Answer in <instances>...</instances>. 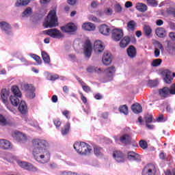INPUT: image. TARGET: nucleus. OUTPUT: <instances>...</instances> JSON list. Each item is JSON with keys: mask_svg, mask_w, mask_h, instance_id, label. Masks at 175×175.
<instances>
[{"mask_svg": "<svg viewBox=\"0 0 175 175\" xmlns=\"http://www.w3.org/2000/svg\"><path fill=\"white\" fill-rule=\"evenodd\" d=\"M60 175H78L76 172H63Z\"/></svg>", "mask_w": 175, "mask_h": 175, "instance_id": "bf43d9fd", "label": "nucleus"}, {"mask_svg": "<svg viewBox=\"0 0 175 175\" xmlns=\"http://www.w3.org/2000/svg\"><path fill=\"white\" fill-rule=\"evenodd\" d=\"M29 2H31L30 0H17L15 5L17 7L27 6V5H28V3H29Z\"/></svg>", "mask_w": 175, "mask_h": 175, "instance_id": "e433bc0d", "label": "nucleus"}, {"mask_svg": "<svg viewBox=\"0 0 175 175\" xmlns=\"http://www.w3.org/2000/svg\"><path fill=\"white\" fill-rule=\"evenodd\" d=\"M0 95L3 103L8 106V105H9V101L8 100V98H9V91L6 89H2Z\"/></svg>", "mask_w": 175, "mask_h": 175, "instance_id": "ddd939ff", "label": "nucleus"}, {"mask_svg": "<svg viewBox=\"0 0 175 175\" xmlns=\"http://www.w3.org/2000/svg\"><path fill=\"white\" fill-rule=\"evenodd\" d=\"M26 96L29 99H33V98L36 97V93H35V91H31L26 93Z\"/></svg>", "mask_w": 175, "mask_h": 175, "instance_id": "c03bdc74", "label": "nucleus"}, {"mask_svg": "<svg viewBox=\"0 0 175 175\" xmlns=\"http://www.w3.org/2000/svg\"><path fill=\"white\" fill-rule=\"evenodd\" d=\"M104 13L106 16H111L113 14V9L107 8L104 10Z\"/></svg>", "mask_w": 175, "mask_h": 175, "instance_id": "de8ad7c7", "label": "nucleus"}, {"mask_svg": "<svg viewBox=\"0 0 175 175\" xmlns=\"http://www.w3.org/2000/svg\"><path fill=\"white\" fill-rule=\"evenodd\" d=\"M161 64H162L161 59H155L152 62V66H154V67L159 66Z\"/></svg>", "mask_w": 175, "mask_h": 175, "instance_id": "37998d69", "label": "nucleus"}, {"mask_svg": "<svg viewBox=\"0 0 175 175\" xmlns=\"http://www.w3.org/2000/svg\"><path fill=\"white\" fill-rule=\"evenodd\" d=\"M18 165L21 166V167H23V169H25V170H29L31 172H36V170H38L36 167H33L32 164L27 162L21 161L18 163Z\"/></svg>", "mask_w": 175, "mask_h": 175, "instance_id": "9b49d317", "label": "nucleus"}, {"mask_svg": "<svg viewBox=\"0 0 175 175\" xmlns=\"http://www.w3.org/2000/svg\"><path fill=\"white\" fill-rule=\"evenodd\" d=\"M79 94L81 96V99L83 103H87V97H85V95L81 92H80Z\"/></svg>", "mask_w": 175, "mask_h": 175, "instance_id": "052dcab7", "label": "nucleus"}, {"mask_svg": "<svg viewBox=\"0 0 175 175\" xmlns=\"http://www.w3.org/2000/svg\"><path fill=\"white\" fill-rule=\"evenodd\" d=\"M94 152L96 157H102L103 155V148L96 146L94 147Z\"/></svg>", "mask_w": 175, "mask_h": 175, "instance_id": "72a5a7b5", "label": "nucleus"}, {"mask_svg": "<svg viewBox=\"0 0 175 175\" xmlns=\"http://www.w3.org/2000/svg\"><path fill=\"white\" fill-rule=\"evenodd\" d=\"M170 90V95H175V83H173L169 88Z\"/></svg>", "mask_w": 175, "mask_h": 175, "instance_id": "8fccbe9b", "label": "nucleus"}, {"mask_svg": "<svg viewBox=\"0 0 175 175\" xmlns=\"http://www.w3.org/2000/svg\"><path fill=\"white\" fill-rule=\"evenodd\" d=\"M120 140L123 144H130L132 138L131 137V136H129V135L126 134L120 137Z\"/></svg>", "mask_w": 175, "mask_h": 175, "instance_id": "cd10ccee", "label": "nucleus"}, {"mask_svg": "<svg viewBox=\"0 0 175 175\" xmlns=\"http://www.w3.org/2000/svg\"><path fill=\"white\" fill-rule=\"evenodd\" d=\"M62 114L67 118V120H70V111L64 110L62 111Z\"/></svg>", "mask_w": 175, "mask_h": 175, "instance_id": "603ef678", "label": "nucleus"}, {"mask_svg": "<svg viewBox=\"0 0 175 175\" xmlns=\"http://www.w3.org/2000/svg\"><path fill=\"white\" fill-rule=\"evenodd\" d=\"M122 36H124V32L122 29H114L112 31L111 38L115 42H120L122 39Z\"/></svg>", "mask_w": 175, "mask_h": 175, "instance_id": "6e6552de", "label": "nucleus"}, {"mask_svg": "<svg viewBox=\"0 0 175 175\" xmlns=\"http://www.w3.org/2000/svg\"><path fill=\"white\" fill-rule=\"evenodd\" d=\"M114 11L116 13H121V12H122V7H121L120 3H117L114 5Z\"/></svg>", "mask_w": 175, "mask_h": 175, "instance_id": "49530a36", "label": "nucleus"}, {"mask_svg": "<svg viewBox=\"0 0 175 175\" xmlns=\"http://www.w3.org/2000/svg\"><path fill=\"white\" fill-rule=\"evenodd\" d=\"M170 28L172 29V31H175V23L173 22L169 23Z\"/></svg>", "mask_w": 175, "mask_h": 175, "instance_id": "774afa93", "label": "nucleus"}, {"mask_svg": "<svg viewBox=\"0 0 175 175\" xmlns=\"http://www.w3.org/2000/svg\"><path fill=\"white\" fill-rule=\"evenodd\" d=\"M127 55L130 58H135L137 52L136 51V48L133 45H131L126 50Z\"/></svg>", "mask_w": 175, "mask_h": 175, "instance_id": "aec40b11", "label": "nucleus"}, {"mask_svg": "<svg viewBox=\"0 0 175 175\" xmlns=\"http://www.w3.org/2000/svg\"><path fill=\"white\" fill-rule=\"evenodd\" d=\"M148 85L150 87H151L152 88L157 87L158 85V82H157L156 81H149Z\"/></svg>", "mask_w": 175, "mask_h": 175, "instance_id": "5fc2aeb1", "label": "nucleus"}, {"mask_svg": "<svg viewBox=\"0 0 175 175\" xmlns=\"http://www.w3.org/2000/svg\"><path fill=\"white\" fill-rule=\"evenodd\" d=\"M33 150V155L36 161L46 163L50 161V152L47 150V142L44 139H35L32 141Z\"/></svg>", "mask_w": 175, "mask_h": 175, "instance_id": "f257e3e1", "label": "nucleus"}, {"mask_svg": "<svg viewBox=\"0 0 175 175\" xmlns=\"http://www.w3.org/2000/svg\"><path fill=\"white\" fill-rule=\"evenodd\" d=\"M162 75L165 76L164 81L167 84H171L173 77H172V72L169 70H165L162 72Z\"/></svg>", "mask_w": 175, "mask_h": 175, "instance_id": "4468645a", "label": "nucleus"}, {"mask_svg": "<svg viewBox=\"0 0 175 175\" xmlns=\"http://www.w3.org/2000/svg\"><path fill=\"white\" fill-rule=\"evenodd\" d=\"M159 95L162 99H166V98H169L170 95V90L169 88L164 87L161 89L159 90Z\"/></svg>", "mask_w": 175, "mask_h": 175, "instance_id": "f8f14e48", "label": "nucleus"}, {"mask_svg": "<svg viewBox=\"0 0 175 175\" xmlns=\"http://www.w3.org/2000/svg\"><path fill=\"white\" fill-rule=\"evenodd\" d=\"M0 125L2 126L8 125V120H6V118H5V116H3L2 114H0Z\"/></svg>", "mask_w": 175, "mask_h": 175, "instance_id": "a19ab883", "label": "nucleus"}, {"mask_svg": "<svg viewBox=\"0 0 175 175\" xmlns=\"http://www.w3.org/2000/svg\"><path fill=\"white\" fill-rule=\"evenodd\" d=\"M73 147L75 150H76L79 154H81V155H90L91 151H92L91 146L85 142L75 143Z\"/></svg>", "mask_w": 175, "mask_h": 175, "instance_id": "7ed1b4c3", "label": "nucleus"}, {"mask_svg": "<svg viewBox=\"0 0 175 175\" xmlns=\"http://www.w3.org/2000/svg\"><path fill=\"white\" fill-rule=\"evenodd\" d=\"M12 137L18 140V142H24V140H27V137L24 135L22 133L19 131H15L12 133Z\"/></svg>", "mask_w": 175, "mask_h": 175, "instance_id": "a211bd4d", "label": "nucleus"}, {"mask_svg": "<svg viewBox=\"0 0 175 175\" xmlns=\"http://www.w3.org/2000/svg\"><path fill=\"white\" fill-rule=\"evenodd\" d=\"M60 29L62 32L70 33V35H74L77 31V26L73 23H70L64 26H62Z\"/></svg>", "mask_w": 175, "mask_h": 175, "instance_id": "423d86ee", "label": "nucleus"}, {"mask_svg": "<svg viewBox=\"0 0 175 175\" xmlns=\"http://www.w3.org/2000/svg\"><path fill=\"white\" fill-rule=\"evenodd\" d=\"M131 110L135 114H139L143 111V107L139 103H134L131 105Z\"/></svg>", "mask_w": 175, "mask_h": 175, "instance_id": "4be33fe9", "label": "nucleus"}, {"mask_svg": "<svg viewBox=\"0 0 175 175\" xmlns=\"http://www.w3.org/2000/svg\"><path fill=\"white\" fill-rule=\"evenodd\" d=\"M127 29L129 31H135L136 29V22L135 21H130L127 23Z\"/></svg>", "mask_w": 175, "mask_h": 175, "instance_id": "f704fd0d", "label": "nucleus"}, {"mask_svg": "<svg viewBox=\"0 0 175 175\" xmlns=\"http://www.w3.org/2000/svg\"><path fill=\"white\" fill-rule=\"evenodd\" d=\"M139 144V147H141V148H142L143 150H146V148H148V144H147V142H146L145 140H140Z\"/></svg>", "mask_w": 175, "mask_h": 175, "instance_id": "79ce46f5", "label": "nucleus"}, {"mask_svg": "<svg viewBox=\"0 0 175 175\" xmlns=\"http://www.w3.org/2000/svg\"><path fill=\"white\" fill-rule=\"evenodd\" d=\"M10 142L7 139H0V148L3 150H9L10 148Z\"/></svg>", "mask_w": 175, "mask_h": 175, "instance_id": "bb28decb", "label": "nucleus"}, {"mask_svg": "<svg viewBox=\"0 0 175 175\" xmlns=\"http://www.w3.org/2000/svg\"><path fill=\"white\" fill-rule=\"evenodd\" d=\"M0 28L1 31H3L4 32H6V33H8V32L10 31L12 27H10V24H9L8 22L1 21L0 23Z\"/></svg>", "mask_w": 175, "mask_h": 175, "instance_id": "b1692460", "label": "nucleus"}, {"mask_svg": "<svg viewBox=\"0 0 175 175\" xmlns=\"http://www.w3.org/2000/svg\"><path fill=\"white\" fill-rule=\"evenodd\" d=\"M53 123L54 125H55L56 128H59V126H61V121H59V120L58 119L53 120Z\"/></svg>", "mask_w": 175, "mask_h": 175, "instance_id": "4d7b16f0", "label": "nucleus"}, {"mask_svg": "<svg viewBox=\"0 0 175 175\" xmlns=\"http://www.w3.org/2000/svg\"><path fill=\"white\" fill-rule=\"evenodd\" d=\"M167 120V119H165V118H163V116L162 114L159 115V117L156 118V121H157V122H165Z\"/></svg>", "mask_w": 175, "mask_h": 175, "instance_id": "09e8293b", "label": "nucleus"}, {"mask_svg": "<svg viewBox=\"0 0 175 175\" xmlns=\"http://www.w3.org/2000/svg\"><path fill=\"white\" fill-rule=\"evenodd\" d=\"M168 14H171V16H173V17H175V9L172 8L167 10Z\"/></svg>", "mask_w": 175, "mask_h": 175, "instance_id": "680f3d73", "label": "nucleus"}, {"mask_svg": "<svg viewBox=\"0 0 175 175\" xmlns=\"http://www.w3.org/2000/svg\"><path fill=\"white\" fill-rule=\"evenodd\" d=\"M42 33L48 35V36L55 39H62V38H64V34L57 29H50L45 30L42 31Z\"/></svg>", "mask_w": 175, "mask_h": 175, "instance_id": "39448f33", "label": "nucleus"}, {"mask_svg": "<svg viewBox=\"0 0 175 175\" xmlns=\"http://www.w3.org/2000/svg\"><path fill=\"white\" fill-rule=\"evenodd\" d=\"M104 72L108 77H111L116 73V67L114 66H110L105 69Z\"/></svg>", "mask_w": 175, "mask_h": 175, "instance_id": "c85d7f7f", "label": "nucleus"}, {"mask_svg": "<svg viewBox=\"0 0 175 175\" xmlns=\"http://www.w3.org/2000/svg\"><path fill=\"white\" fill-rule=\"evenodd\" d=\"M70 129V122H67L66 123V124L64 125V126L62 129V131H61L63 136H66V135H68V133H69Z\"/></svg>", "mask_w": 175, "mask_h": 175, "instance_id": "7c9ffc66", "label": "nucleus"}, {"mask_svg": "<svg viewBox=\"0 0 175 175\" xmlns=\"http://www.w3.org/2000/svg\"><path fill=\"white\" fill-rule=\"evenodd\" d=\"M31 58H33V59L36 61L39 65L42 64V59H40V57H39L38 55L32 54Z\"/></svg>", "mask_w": 175, "mask_h": 175, "instance_id": "a18cd8bd", "label": "nucleus"}, {"mask_svg": "<svg viewBox=\"0 0 175 175\" xmlns=\"http://www.w3.org/2000/svg\"><path fill=\"white\" fill-rule=\"evenodd\" d=\"M144 33L147 38H150L152 33V29L150 26L145 25L144 27Z\"/></svg>", "mask_w": 175, "mask_h": 175, "instance_id": "473e14b6", "label": "nucleus"}, {"mask_svg": "<svg viewBox=\"0 0 175 175\" xmlns=\"http://www.w3.org/2000/svg\"><path fill=\"white\" fill-rule=\"evenodd\" d=\"M11 91L14 95L10 96V100L12 106L17 107L20 103V98L23 96V93H21V90H20V88L17 85H13L11 88Z\"/></svg>", "mask_w": 175, "mask_h": 175, "instance_id": "20e7f679", "label": "nucleus"}, {"mask_svg": "<svg viewBox=\"0 0 175 175\" xmlns=\"http://www.w3.org/2000/svg\"><path fill=\"white\" fill-rule=\"evenodd\" d=\"M160 54H161V51L157 48H155L154 49V57L156 58H158V57H159Z\"/></svg>", "mask_w": 175, "mask_h": 175, "instance_id": "e2e57ef3", "label": "nucleus"}, {"mask_svg": "<svg viewBox=\"0 0 175 175\" xmlns=\"http://www.w3.org/2000/svg\"><path fill=\"white\" fill-rule=\"evenodd\" d=\"M31 14H32V8L31 7H28L22 13V16L23 17H28V16H31Z\"/></svg>", "mask_w": 175, "mask_h": 175, "instance_id": "58836bf2", "label": "nucleus"}, {"mask_svg": "<svg viewBox=\"0 0 175 175\" xmlns=\"http://www.w3.org/2000/svg\"><path fill=\"white\" fill-rule=\"evenodd\" d=\"M131 43V37L124 36L120 42V46L122 49H125L128 44Z\"/></svg>", "mask_w": 175, "mask_h": 175, "instance_id": "393cba45", "label": "nucleus"}, {"mask_svg": "<svg viewBox=\"0 0 175 175\" xmlns=\"http://www.w3.org/2000/svg\"><path fill=\"white\" fill-rule=\"evenodd\" d=\"M113 157L118 163H124L125 162V154L120 150H116L113 153Z\"/></svg>", "mask_w": 175, "mask_h": 175, "instance_id": "1a4fd4ad", "label": "nucleus"}, {"mask_svg": "<svg viewBox=\"0 0 175 175\" xmlns=\"http://www.w3.org/2000/svg\"><path fill=\"white\" fill-rule=\"evenodd\" d=\"M42 58L45 64H50V56L46 51H42Z\"/></svg>", "mask_w": 175, "mask_h": 175, "instance_id": "c9c22d12", "label": "nucleus"}, {"mask_svg": "<svg viewBox=\"0 0 175 175\" xmlns=\"http://www.w3.org/2000/svg\"><path fill=\"white\" fill-rule=\"evenodd\" d=\"M146 3L148 6H152V8H157L158 6V1L155 0H146Z\"/></svg>", "mask_w": 175, "mask_h": 175, "instance_id": "ea45409f", "label": "nucleus"}, {"mask_svg": "<svg viewBox=\"0 0 175 175\" xmlns=\"http://www.w3.org/2000/svg\"><path fill=\"white\" fill-rule=\"evenodd\" d=\"M86 70L89 73H93V72L95 70V67L93 66H90L89 67L87 68Z\"/></svg>", "mask_w": 175, "mask_h": 175, "instance_id": "13d9d810", "label": "nucleus"}, {"mask_svg": "<svg viewBox=\"0 0 175 175\" xmlns=\"http://www.w3.org/2000/svg\"><path fill=\"white\" fill-rule=\"evenodd\" d=\"M21 61L23 65H25V66L29 65V62H28L25 58H21Z\"/></svg>", "mask_w": 175, "mask_h": 175, "instance_id": "69168bd1", "label": "nucleus"}, {"mask_svg": "<svg viewBox=\"0 0 175 175\" xmlns=\"http://www.w3.org/2000/svg\"><path fill=\"white\" fill-rule=\"evenodd\" d=\"M58 79H59V75L57 74L49 77V80H51V81H55V80H58Z\"/></svg>", "mask_w": 175, "mask_h": 175, "instance_id": "864d4df0", "label": "nucleus"}, {"mask_svg": "<svg viewBox=\"0 0 175 175\" xmlns=\"http://www.w3.org/2000/svg\"><path fill=\"white\" fill-rule=\"evenodd\" d=\"M145 122L146 124H151L152 122V115L145 117Z\"/></svg>", "mask_w": 175, "mask_h": 175, "instance_id": "3c124183", "label": "nucleus"}, {"mask_svg": "<svg viewBox=\"0 0 175 175\" xmlns=\"http://www.w3.org/2000/svg\"><path fill=\"white\" fill-rule=\"evenodd\" d=\"M127 158L129 161H140V155L133 151L127 152Z\"/></svg>", "mask_w": 175, "mask_h": 175, "instance_id": "6ab92c4d", "label": "nucleus"}, {"mask_svg": "<svg viewBox=\"0 0 175 175\" xmlns=\"http://www.w3.org/2000/svg\"><path fill=\"white\" fill-rule=\"evenodd\" d=\"M43 25L45 28H54L57 27L58 18L57 17V12L55 10H52L49 12Z\"/></svg>", "mask_w": 175, "mask_h": 175, "instance_id": "f03ea898", "label": "nucleus"}, {"mask_svg": "<svg viewBox=\"0 0 175 175\" xmlns=\"http://www.w3.org/2000/svg\"><path fill=\"white\" fill-rule=\"evenodd\" d=\"M98 5H99V3H98V1H93L91 3L92 8H94V9L96 8Z\"/></svg>", "mask_w": 175, "mask_h": 175, "instance_id": "338daca9", "label": "nucleus"}, {"mask_svg": "<svg viewBox=\"0 0 175 175\" xmlns=\"http://www.w3.org/2000/svg\"><path fill=\"white\" fill-rule=\"evenodd\" d=\"M94 50L95 53H103V50H105V46L102 44L100 40H97L94 42Z\"/></svg>", "mask_w": 175, "mask_h": 175, "instance_id": "dca6fc26", "label": "nucleus"}, {"mask_svg": "<svg viewBox=\"0 0 175 175\" xmlns=\"http://www.w3.org/2000/svg\"><path fill=\"white\" fill-rule=\"evenodd\" d=\"M119 111L122 113L125 116H128L129 114V111L128 109V106L126 105H122L119 107Z\"/></svg>", "mask_w": 175, "mask_h": 175, "instance_id": "4c0bfd02", "label": "nucleus"}, {"mask_svg": "<svg viewBox=\"0 0 175 175\" xmlns=\"http://www.w3.org/2000/svg\"><path fill=\"white\" fill-rule=\"evenodd\" d=\"M156 25H157L158 27H161V25H163V21L161 19L157 20Z\"/></svg>", "mask_w": 175, "mask_h": 175, "instance_id": "0e129e2a", "label": "nucleus"}, {"mask_svg": "<svg viewBox=\"0 0 175 175\" xmlns=\"http://www.w3.org/2000/svg\"><path fill=\"white\" fill-rule=\"evenodd\" d=\"M157 170L154 164H148L144 167L142 173H145L148 175H154Z\"/></svg>", "mask_w": 175, "mask_h": 175, "instance_id": "9d476101", "label": "nucleus"}, {"mask_svg": "<svg viewBox=\"0 0 175 175\" xmlns=\"http://www.w3.org/2000/svg\"><path fill=\"white\" fill-rule=\"evenodd\" d=\"M155 33L158 38H165L167 33H166V29L163 27H157L155 29Z\"/></svg>", "mask_w": 175, "mask_h": 175, "instance_id": "412c9836", "label": "nucleus"}, {"mask_svg": "<svg viewBox=\"0 0 175 175\" xmlns=\"http://www.w3.org/2000/svg\"><path fill=\"white\" fill-rule=\"evenodd\" d=\"M110 31H111V29H110V27H109V26H107V25H101L99 27V32L100 33H102L103 35H105L106 36H109V35H110Z\"/></svg>", "mask_w": 175, "mask_h": 175, "instance_id": "f3484780", "label": "nucleus"}, {"mask_svg": "<svg viewBox=\"0 0 175 175\" xmlns=\"http://www.w3.org/2000/svg\"><path fill=\"white\" fill-rule=\"evenodd\" d=\"M18 110L21 113V114L27 113V111H28V106H27V103H25V101H21L18 106Z\"/></svg>", "mask_w": 175, "mask_h": 175, "instance_id": "5701e85b", "label": "nucleus"}, {"mask_svg": "<svg viewBox=\"0 0 175 175\" xmlns=\"http://www.w3.org/2000/svg\"><path fill=\"white\" fill-rule=\"evenodd\" d=\"M82 89L83 90V91L85 92H91L92 90H91V87L87 85H83V87H82Z\"/></svg>", "mask_w": 175, "mask_h": 175, "instance_id": "6e6d98bb", "label": "nucleus"}, {"mask_svg": "<svg viewBox=\"0 0 175 175\" xmlns=\"http://www.w3.org/2000/svg\"><path fill=\"white\" fill-rule=\"evenodd\" d=\"M83 54L86 58H91L92 54V44L87 40L83 44Z\"/></svg>", "mask_w": 175, "mask_h": 175, "instance_id": "0eeeda50", "label": "nucleus"}, {"mask_svg": "<svg viewBox=\"0 0 175 175\" xmlns=\"http://www.w3.org/2000/svg\"><path fill=\"white\" fill-rule=\"evenodd\" d=\"M136 9L138 10V12H141L142 13H144L145 12H147L148 7H147V5L139 3L138 5H136Z\"/></svg>", "mask_w": 175, "mask_h": 175, "instance_id": "c756f323", "label": "nucleus"}, {"mask_svg": "<svg viewBox=\"0 0 175 175\" xmlns=\"http://www.w3.org/2000/svg\"><path fill=\"white\" fill-rule=\"evenodd\" d=\"M23 89L25 90L26 94H27V92H30L31 91H36V88L35 86H33V85L28 83H25L23 85Z\"/></svg>", "mask_w": 175, "mask_h": 175, "instance_id": "2f4dec72", "label": "nucleus"}, {"mask_svg": "<svg viewBox=\"0 0 175 175\" xmlns=\"http://www.w3.org/2000/svg\"><path fill=\"white\" fill-rule=\"evenodd\" d=\"M83 29L85 31H95V25L92 23H85L82 25Z\"/></svg>", "mask_w": 175, "mask_h": 175, "instance_id": "a878e982", "label": "nucleus"}, {"mask_svg": "<svg viewBox=\"0 0 175 175\" xmlns=\"http://www.w3.org/2000/svg\"><path fill=\"white\" fill-rule=\"evenodd\" d=\"M103 64L106 66L111 64L113 59L111 58V55L109 53H104L103 56Z\"/></svg>", "mask_w": 175, "mask_h": 175, "instance_id": "2eb2a0df", "label": "nucleus"}]
</instances>
